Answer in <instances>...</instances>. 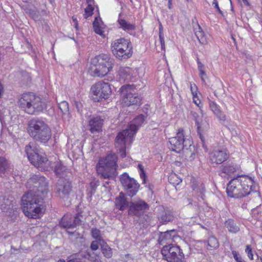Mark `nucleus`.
<instances>
[{"mask_svg": "<svg viewBox=\"0 0 262 262\" xmlns=\"http://www.w3.org/2000/svg\"><path fill=\"white\" fill-rule=\"evenodd\" d=\"M163 259L168 262H184L185 255L180 246L169 244L163 247L161 250Z\"/></svg>", "mask_w": 262, "mask_h": 262, "instance_id": "obj_10", "label": "nucleus"}, {"mask_svg": "<svg viewBox=\"0 0 262 262\" xmlns=\"http://www.w3.org/2000/svg\"><path fill=\"white\" fill-rule=\"evenodd\" d=\"M225 227L228 229L229 232L236 233L239 230L238 224L232 219H228L225 222Z\"/></svg>", "mask_w": 262, "mask_h": 262, "instance_id": "obj_29", "label": "nucleus"}, {"mask_svg": "<svg viewBox=\"0 0 262 262\" xmlns=\"http://www.w3.org/2000/svg\"><path fill=\"white\" fill-rule=\"evenodd\" d=\"M232 253L236 261H237L238 260L242 258L241 256H238V253L236 251H232Z\"/></svg>", "mask_w": 262, "mask_h": 262, "instance_id": "obj_55", "label": "nucleus"}, {"mask_svg": "<svg viewBox=\"0 0 262 262\" xmlns=\"http://www.w3.org/2000/svg\"><path fill=\"white\" fill-rule=\"evenodd\" d=\"M111 50L114 55L121 60H126L133 54L131 42L124 38L116 39L111 44Z\"/></svg>", "mask_w": 262, "mask_h": 262, "instance_id": "obj_9", "label": "nucleus"}, {"mask_svg": "<svg viewBox=\"0 0 262 262\" xmlns=\"http://www.w3.org/2000/svg\"><path fill=\"white\" fill-rule=\"evenodd\" d=\"M147 115L140 114L135 118L128 125L127 128L131 132V134L135 135L139 128L144 123Z\"/></svg>", "mask_w": 262, "mask_h": 262, "instance_id": "obj_24", "label": "nucleus"}, {"mask_svg": "<svg viewBox=\"0 0 262 262\" xmlns=\"http://www.w3.org/2000/svg\"><path fill=\"white\" fill-rule=\"evenodd\" d=\"M91 234L92 237L96 240L99 241V244L100 243V240H102L101 239V237L100 235V231L97 228H93L91 230Z\"/></svg>", "mask_w": 262, "mask_h": 262, "instance_id": "obj_42", "label": "nucleus"}, {"mask_svg": "<svg viewBox=\"0 0 262 262\" xmlns=\"http://www.w3.org/2000/svg\"><path fill=\"white\" fill-rule=\"evenodd\" d=\"M209 103L210 108L216 117L220 120L225 121L226 120V116L220 111L217 104L210 100H209Z\"/></svg>", "mask_w": 262, "mask_h": 262, "instance_id": "obj_30", "label": "nucleus"}, {"mask_svg": "<svg viewBox=\"0 0 262 262\" xmlns=\"http://www.w3.org/2000/svg\"><path fill=\"white\" fill-rule=\"evenodd\" d=\"M194 33L200 43L202 44L207 43V36L199 25H198V28L195 29Z\"/></svg>", "mask_w": 262, "mask_h": 262, "instance_id": "obj_34", "label": "nucleus"}, {"mask_svg": "<svg viewBox=\"0 0 262 262\" xmlns=\"http://www.w3.org/2000/svg\"><path fill=\"white\" fill-rule=\"evenodd\" d=\"M23 73L24 74V75L26 76L27 81H30V76L29 74L27 72H23Z\"/></svg>", "mask_w": 262, "mask_h": 262, "instance_id": "obj_57", "label": "nucleus"}, {"mask_svg": "<svg viewBox=\"0 0 262 262\" xmlns=\"http://www.w3.org/2000/svg\"><path fill=\"white\" fill-rule=\"evenodd\" d=\"M72 190V186L70 178L58 179L55 186L56 195L63 200H68Z\"/></svg>", "mask_w": 262, "mask_h": 262, "instance_id": "obj_15", "label": "nucleus"}, {"mask_svg": "<svg viewBox=\"0 0 262 262\" xmlns=\"http://www.w3.org/2000/svg\"><path fill=\"white\" fill-rule=\"evenodd\" d=\"M236 262H245V261L243 260H242V258H241V259H239V260H238Z\"/></svg>", "mask_w": 262, "mask_h": 262, "instance_id": "obj_64", "label": "nucleus"}, {"mask_svg": "<svg viewBox=\"0 0 262 262\" xmlns=\"http://www.w3.org/2000/svg\"><path fill=\"white\" fill-rule=\"evenodd\" d=\"M92 261V258L89 253H78L70 256L68 257L67 261L60 259L58 262H91Z\"/></svg>", "mask_w": 262, "mask_h": 262, "instance_id": "obj_26", "label": "nucleus"}, {"mask_svg": "<svg viewBox=\"0 0 262 262\" xmlns=\"http://www.w3.org/2000/svg\"><path fill=\"white\" fill-rule=\"evenodd\" d=\"M209 158L212 163L222 164L228 159L229 154L226 149H215L210 153Z\"/></svg>", "mask_w": 262, "mask_h": 262, "instance_id": "obj_20", "label": "nucleus"}, {"mask_svg": "<svg viewBox=\"0 0 262 262\" xmlns=\"http://www.w3.org/2000/svg\"><path fill=\"white\" fill-rule=\"evenodd\" d=\"M212 5L217 9V11L221 14L223 15V13L222 11H221V10L220 9V7L219 6V4H218V2H217V0H213V3H212Z\"/></svg>", "mask_w": 262, "mask_h": 262, "instance_id": "obj_52", "label": "nucleus"}, {"mask_svg": "<svg viewBox=\"0 0 262 262\" xmlns=\"http://www.w3.org/2000/svg\"><path fill=\"white\" fill-rule=\"evenodd\" d=\"M12 168L7 159L3 157H0V174H9L12 172Z\"/></svg>", "mask_w": 262, "mask_h": 262, "instance_id": "obj_28", "label": "nucleus"}, {"mask_svg": "<svg viewBox=\"0 0 262 262\" xmlns=\"http://www.w3.org/2000/svg\"><path fill=\"white\" fill-rule=\"evenodd\" d=\"M51 168L54 172L55 175L59 178H70L72 175L70 170L65 166L61 161L54 162Z\"/></svg>", "mask_w": 262, "mask_h": 262, "instance_id": "obj_19", "label": "nucleus"}, {"mask_svg": "<svg viewBox=\"0 0 262 262\" xmlns=\"http://www.w3.org/2000/svg\"><path fill=\"white\" fill-rule=\"evenodd\" d=\"M199 71V75L201 77V79L203 83L205 82L204 77L206 76V73L204 70Z\"/></svg>", "mask_w": 262, "mask_h": 262, "instance_id": "obj_54", "label": "nucleus"}, {"mask_svg": "<svg viewBox=\"0 0 262 262\" xmlns=\"http://www.w3.org/2000/svg\"><path fill=\"white\" fill-rule=\"evenodd\" d=\"M72 20L74 23V27L75 28V29L77 30H78L79 29V27H78V20L77 19L76 17H75V16H72Z\"/></svg>", "mask_w": 262, "mask_h": 262, "instance_id": "obj_56", "label": "nucleus"}, {"mask_svg": "<svg viewBox=\"0 0 262 262\" xmlns=\"http://www.w3.org/2000/svg\"><path fill=\"white\" fill-rule=\"evenodd\" d=\"M262 208V205L253 208L251 210L252 215L255 217H257V215L260 213V209Z\"/></svg>", "mask_w": 262, "mask_h": 262, "instance_id": "obj_45", "label": "nucleus"}, {"mask_svg": "<svg viewBox=\"0 0 262 262\" xmlns=\"http://www.w3.org/2000/svg\"><path fill=\"white\" fill-rule=\"evenodd\" d=\"M99 245H100L99 241L96 240L91 243L90 247L92 250H96L99 248Z\"/></svg>", "mask_w": 262, "mask_h": 262, "instance_id": "obj_48", "label": "nucleus"}, {"mask_svg": "<svg viewBox=\"0 0 262 262\" xmlns=\"http://www.w3.org/2000/svg\"><path fill=\"white\" fill-rule=\"evenodd\" d=\"M91 91L95 96L93 97V99L96 102L108 98L112 94L110 84L102 81L96 82L93 85Z\"/></svg>", "mask_w": 262, "mask_h": 262, "instance_id": "obj_12", "label": "nucleus"}, {"mask_svg": "<svg viewBox=\"0 0 262 262\" xmlns=\"http://www.w3.org/2000/svg\"><path fill=\"white\" fill-rule=\"evenodd\" d=\"M168 7L170 9L172 8V0H168Z\"/></svg>", "mask_w": 262, "mask_h": 262, "instance_id": "obj_59", "label": "nucleus"}, {"mask_svg": "<svg viewBox=\"0 0 262 262\" xmlns=\"http://www.w3.org/2000/svg\"><path fill=\"white\" fill-rule=\"evenodd\" d=\"M178 236V232L177 230L172 229L165 232H160L159 234L158 242L160 245L164 244H171L174 239Z\"/></svg>", "mask_w": 262, "mask_h": 262, "instance_id": "obj_23", "label": "nucleus"}, {"mask_svg": "<svg viewBox=\"0 0 262 262\" xmlns=\"http://www.w3.org/2000/svg\"><path fill=\"white\" fill-rule=\"evenodd\" d=\"M190 115L192 116L193 120L195 121V125L197 126V132L201 140L202 146L205 150H207V148L205 144V138L204 135L205 132L207 130L209 127V124H207V125L205 126V128H204L202 124H201L200 123L202 116H200L194 110H191L190 111Z\"/></svg>", "mask_w": 262, "mask_h": 262, "instance_id": "obj_18", "label": "nucleus"}, {"mask_svg": "<svg viewBox=\"0 0 262 262\" xmlns=\"http://www.w3.org/2000/svg\"><path fill=\"white\" fill-rule=\"evenodd\" d=\"M105 179L107 180V181L103 182V186L106 187V185H108L110 183L109 180L110 179Z\"/></svg>", "mask_w": 262, "mask_h": 262, "instance_id": "obj_58", "label": "nucleus"}, {"mask_svg": "<svg viewBox=\"0 0 262 262\" xmlns=\"http://www.w3.org/2000/svg\"><path fill=\"white\" fill-rule=\"evenodd\" d=\"M115 204L116 208L121 211L124 210L129 206V202L127 201L125 193L123 192H120L119 195L116 198Z\"/></svg>", "mask_w": 262, "mask_h": 262, "instance_id": "obj_27", "label": "nucleus"}, {"mask_svg": "<svg viewBox=\"0 0 262 262\" xmlns=\"http://www.w3.org/2000/svg\"><path fill=\"white\" fill-rule=\"evenodd\" d=\"M91 74L94 77H103L113 68L114 59L108 54H101L92 59Z\"/></svg>", "mask_w": 262, "mask_h": 262, "instance_id": "obj_6", "label": "nucleus"}, {"mask_svg": "<svg viewBox=\"0 0 262 262\" xmlns=\"http://www.w3.org/2000/svg\"><path fill=\"white\" fill-rule=\"evenodd\" d=\"M94 10V7L93 6V5H88V6L84 9V18L87 19L89 17L91 16L93 14Z\"/></svg>", "mask_w": 262, "mask_h": 262, "instance_id": "obj_40", "label": "nucleus"}, {"mask_svg": "<svg viewBox=\"0 0 262 262\" xmlns=\"http://www.w3.org/2000/svg\"><path fill=\"white\" fill-rule=\"evenodd\" d=\"M243 3L246 5V6H249V3L248 2V0H242Z\"/></svg>", "mask_w": 262, "mask_h": 262, "instance_id": "obj_61", "label": "nucleus"}, {"mask_svg": "<svg viewBox=\"0 0 262 262\" xmlns=\"http://www.w3.org/2000/svg\"><path fill=\"white\" fill-rule=\"evenodd\" d=\"M67 232L70 235H71L72 237H74L75 239L82 238V235L77 232L76 230L73 231L70 230H68Z\"/></svg>", "mask_w": 262, "mask_h": 262, "instance_id": "obj_44", "label": "nucleus"}, {"mask_svg": "<svg viewBox=\"0 0 262 262\" xmlns=\"http://www.w3.org/2000/svg\"><path fill=\"white\" fill-rule=\"evenodd\" d=\"M168 181L170 184L176 186L182 182V179L176 173H172L168 177Z\"/></svg>", "mask_w": 262, "mask_h": 262, "instance_id": "obj_39", "label": "nucleus"}, {"mask_svg": "<svg viewBox=\"0 0 262 262\" xmlns=\"http://www.w3.org/2000/svg\"><path fill=\"white\" fill-rule=\"evenodd\" d=\"M170 146L169 148L177 153H180L183 150L186 154L191 151L194 147L192 145V141L189 139L185 137L184 130L182 129H179L176 136L169 139Z\"/></svg>", "mask_w": 262, "mask_h": 262, "instance_id": "obj_8", "label": "nucleus"}, {"mask_svg": "<svg viewBox=\"0 0 262 262\" xmlns=\"http://www.w3.org/2000/svg\"><path fill=\"white\" fill-rule=\"evenodd\" d=\"M193 102L194 103L196 104V109H198L199 111H200V112L202 114V110L201 109L202 107V105L201 103V101L197 98V97H193Z\"/></svg>", "mask_w": 262, "mask_h": 262, "instance_id": "obj_46", "label": "nucleus"}, {"mask_svg": "<svg viewBox=\"0 0 262 262\" xmlns=\"http://www.w3.org/2000/svg\"><path fill=\"white\" fill-rule=\"evenodd\" d=\"M246 252L247 253V255L248 257L251 259H253V254L252 253V248L250 246V245H247L246 249H245Z\"/></svg>", "mask_w": 262, "mask_h": 262, "instance_id": "obj_47", "label": "nucleus"}, {"mask_svg": "<svg viewBox=\"0 0 262 262\" xmlns=\"http://www.w3.org/2000/svg\"><path fill=\"white\" fill-rule=\"evenodd\" d=\"M138 168L140 170V176L141 179L142 180V183L145 184L146 183V179L147 177L144 170V166L141 164H138Z\"/></svg>", "mask_w": 262, "mask_h": 262, "instance_id": "obj_41", "label": "nucleus"}, {"mask_svg": "<svg viewBox=\"0 0 262 262\" xmlns=\"http://www.w3.org/2000/svg\"><path fill=\"white\" fill-rule=\"evenodd\" d=\"M98 185L99 182L98 180H94L90 183V193L91 195L94 194Z\"/></svg>", "mask_w": 262, "mask_h": 262, "instance_id": "obj_43", "label": "nucleus"}, {"mask_svg": "<svg viewBox=\"0 0 262 262\" xmlns=\"http://www.w3.org/2000/svg\"><path fill=\"white\" fill-rule=\"evenodd\" d=\"M17 103L22 111L29 115L37 114L46 108L45 102L33 92H26L20 95Z\"/></svg>", "mask_w": 262, "mask_h": 262, "instance_id": "obj_3", "label": "nucleus"}, {"mask_svg": "<svg viewBox=\"0 0 262 262\" xmlns=\"http://www.w3.org/2000/svg\"><path fill=\"white\" fill-rule=\"evenodd\" d=\"M100 246L102 253L104 257L107 258H111L113 255L112 248L104 242V240H100Z\"/></svg>", "mask_w": 262, "mask_h": 262, "instance_id": "obj_33", "label": "nucleus"}, {"mask_svg": "<svg viewBox=\"0 0 262 262\" xmlns=\"http://www.w3.org/2000/svg\"><path fill=\"white\" fill-rule=\"evenodd\" d=\"M30 14L31 17L35 20H37L38 18V13L34 10L30 11Z\"/></svg>", "mask_w": 262, "mask_h": 262, "instance_id": "obj_53", "label": "nucleus"}, {"mask_svg": "<svg viewBox=\"0 0 262 262\" xmlns=\"http://www.w3.org/2000/svg\"><path fill=\"white\" fill-rule=\"evenodd\" d=\"M208 250H212L215 249H217L219 247V243L217 239V238L213 236H210L208 238L207 240Z\"/></svg>", "mask_w": 262, "mask_h": 262, "instance_id": "obj_36", "label": "nucleus"}, {"mask_svg": "<svg viewBox=\"0 0 262 262\" xmlns=\"http://www.w3.org/2000/svg\"><path fill=\"white\" fill-rule=\"evenodd\" d=\"M93 26L94 28V30L96 34H99L100 36L104 35V32L100 26V23L97 17H96L95 18V19L93 23Z\"/></svg>", "mask_w": 262, "mask_h": 262, "instance_id": "obj_38", "label": "nucleus"}, {"mask_svg": "<svg viewBox=\"0 0 262 262\" xmlns=\"http://www.w3.org/2000/svg\"><path fill=\"white\" fill-rule=\"evenodd\" d=\"M118 73L120 79L124 81L129 78V69L128 67H120Z\"/></svg>", "mask_w": 262, "mask_h": 262, "instance_id": "obj_37", "label": "nucleus"}, {"mask_svg": "<svg viewBox=\"0 0 262 262\" xmlns=\"http://www.w3.org/2000/svg\"><path fill=\"white\" fill-rule=\"evenodd\" d=\"M160 31H161L162 32H163V28H162V26L161 25H160V27H159V34L160 33Z\"/></svg>", "mask_w": 262, "mask_h": 262, "instance_id": "obj_62", "label": "nucleus"}, {"mask_svg": "<svg viewBox=\"0 0 262 262\" xmlns=\"http://www.w3.org/2000/svg\"><path fill=\"white\" fill-rule=\"evenodd\" d=\"M58 107L63 116H66L68 119L71 118V114L69 112V104L66 101H62L58 103Z\"/></svg>", "mask_w": 262, "mask_h": 262, "instance_id": "obj_35", "label": "nucleus"}, {"mask_svg": "<svg viewBox=\"0 0 262 262\" xmlns=\"http://www.w3.org/2000/svg\"><path fill=\"white\" fill-rule=\"evenodd\" d=\"M28 133L35 141L46 144L51 139V130L41 119L34 118L28 122Z\"/></svg>", "mask_w": 262, "mask_h": 262, "instance_id": "obj_4", "label": "nucleus"}, {"mask_svg": "<svg viewBox=\"0 0 262 262\" xmlns=\"http://www.w3.org/2000/svg\"><path fill=\"white\" fill-rule=\"evenodd\" d=\"M157 218L161 223L166 224L172 222L174 219V216L171 209L160 206L158 209Z\"/></svg>", "mask_w": 262, "mask_h": 262, "instance_id": "obj_22", "label": "nucleus"}, {"mask_svg": "<svg viewBox=\"0 0 262 262\" xmlns=\"http://www.w3.org/2000/svg\"><path fill=\"white\" fill-rule=\"evenodd\" d=\"M130 132L127 128L119 132L115 140V145L116 148L119 150V153L121 158H124L126 156V142L128 140H130L131 139L135 136L131 134ZM131 142V141H130Z\"/></svg>", "mask_w": 262, "mask_h": 262, "instance_id": "obj_14", "label": "nucleus"}, {"mask_svg": "<svg viewBox=\"0 0 262 262\" xmlns=\"http://www.w3.org/2000/svg\"><path fill=\"white\" fill-rule=\"evenodd\" d=\"M103 119L100 116L91 118L89 122V130L91 133H98L102 130Z\"/></svg>", "mask_w": 262, "mask_h": 262, "instance_id": "obj_25", "label": "nucleus"}, {"mask_svg": "<svg viewBox=\"0 0 262 262\" xmlns=\"http://www.w3.org/2000/svg\"><path fill=\"white\" fill-rule=\"evenodd\" d=\"M25 152L30 162L42 171L47 170L50 165L45 154L39 153L33 143H30L25 147Z\"/></svg>", "mask_w": 262, "mask_h": 262, "instance_id": "obj_7", "label": "nucleus"}, {"mask_svg": "<svg viewBox=\"0 0 262 262\" xmlns=\"http://www.w3.org/2000/svg\"><path fill=\"white\" fill-rule=\"evenodd\" d=\"M27 186L31 189L21 198L23 211L29 217L36 219L43 209V198L48 190L46 178L40 174H35L27 182Z\"/></svg>", "mask_w": 262, "mask_h": 262, "instance_id": "obj_1", "label": "nucleus"}, {"mask_svg": "<svg viewBox=\"0 0 262 262\" xmlns=\"http://www.w3.org/2000/svg\"><path fill=\"white\" fill-rule=\"evenodd\" d=\"M83 216L81 213H78L73 217L71 214L64 215L59 222L61 227L66 228L68 230H71L76 227L78 225L82 224V219Z\"/></svg>", "mask_w": 262, "mask_h": 262, "instance_id": "obj_16", "label": "nucleus"}, {"mask_svg": "<svg viewBox=\"0 0 262 262\" xmlns=\"http://www.w3.org/2000/svg\"><path fill=\"white\" fill-rule=\"evenodd\" d=\"M118 157L114 153H110L101 158L96 165L98 174L103 179H115L118 172Z\"/></svg>", "mask_w": 262, "mask_h": 262, "instance_id": "obj_5", "label": "nucleus"}, {"mask_svg": "<svg viewBox=\"0 0 262 262\" xmlns=\"http://www.w3.org/2000/svg\"><path fill=\"white\" fill-rule=\"evenodd\" d=\"M253 180L247 175H238L232 178L227 184L226 192L228 196L241 199L249 195L254 190Z\"/></svg>", "mask_w": 262, "mask_h": 262, "instance_id": "obj_2", "label": "nucleus"}, {"mask_svg": "<svg viewBox=\"0 0 262 262\" xmlns=\"http://www.w3.org/2000/svg\"><path fill=\"white\" fill-rule=\"evenodd\" d=\"M159 39L161 45L162 49H164L165 48V41H164V33L160 31V33L159 34Z\"/></svg>", "mask_w": 262, "mask_h": 262, "instance_id": "obj_49", "label": "nucleus"}, {"mask_svg": "<svg viewBox=\"0 0 262 262\" xmlns=\"http://www.w3.org/2000/svg\"><path fill=\"white\" fill-rule=\"evenodd\" d=\"M196 62L198 64V68L199 71L203 70L205 69V66L200 60L198 57L196 58Z\"/></svg>", "mask_w": 262, "mask_h": 262, "instance_id": "obj_50", "label": "nucleus"}, {"mask_svg": "<svg viewBox=\"0 0 262 262\" xmlns=\"http://www.w3.org/2000/svg\"><path fill=\"white\" fill-rule=\"evenodd\" d=\"M121 13L119 14L117 22L119 25V28L125 31H133L135 30L136 26L134 24H130L124 19L120 18Z\"/></svg>", "mask_w": 262, "mask_h": 262, "instance_id": "obj_31", "label": "nucleus"}, {"mask_svg": "<svg viewBox=\"0 0 262 262\" xmlns=\"http://www.w3.org/2000/svg\"><path fill=\"white\" fill-rule=\"evenodd\" d=\"M239 169V166L232 161L224 162L219 167V175L222 178L230 177Z\"/></svg>", "mask_w": 262, "mask_h": 262, "instance_id": "obj_21", "label": "nucleus"}, {"mask_svg": "<svg viewBox=\"0 0 262 262\" xmlns=\"http://www.w3.org/2000/svg\"><path fill=\"white\" fill-rule=\"evenodd\" d=\"M230 3H231V11H233V8L232 5V2H231V0H230Z\"/></svg>", "mask_w": 262, "mask_h": 262, "instance_id": "obj_63", "label": "nucleus"}, {"mask_svg": "<svg viewBox=\"0 0 262 262\" xmlns=\"http://www.w3.org/2000/svg\"><path fill=\"white\" fill-rule=\"evenodd\" d=\"M74 106L76 108L77 111L78 113H81L82 112V105L80 102L75 101L74 102Z\"/></svg>", "mask_w": 262, "mask_h": 262, "instance_id": "obj_51", "label": "nucleus"}, {"mask_svg": "<svg viewBox=\"0 0 262 262\" xmlns=\"http://www.w3.org/2000/svg\"><path fill=\"white\" fill-rule=\"evenodd\" d=\"M134 88V85L126 84L122 86L119 90L123 102L127 106L140 105L141 104V97L135 92Z\"/></svg>", "mask_w": 262, "mask_h": 262, "instance_id": "obj_11", "label": "nucleus"}, {"mask_svg": "<svg viewBox=\"0 0 262 262\" xmlns=\"http://www.w3.org/2000/svg\"><path fill=\"white\" fill-rule=\"evenodd\" d=\"M88 5L91 4L93 5L94 3V0H86Z\"/></svg>", "mask_w": 262, "mask_h": 262, "instance_id": "obj_60", "label": "nucleus"}, {"mask_svg": "<svg viewBox=\"0 0 262 262\" xmlns=\"http://www.w3.org/2000/svg\"><path fill=\"white\" fill-rule=\"evenodd\" d=\"M149 208L148 204L142 200L130 202L128 213L129 215L139 217L143 215L145 210L148 209Z\"/></svg>", "mask_w": 262, "mask_h": 262, "instance_id": "obj_17", "label": "nucleus"}, {"mask_svg": "<svg viewBox=\"0 0 262 262\" xmlns=\"http://www.w3.org/2000/svg\"><path fill=\"white\" fill-rule=\"evenodd\" d=\"M119 180L125 192V194L130 197H133L136 195L140 187V184L136 180L130 177L126 172L120 175Z\"/></svg>", "mask_w": 262, "mask_h": 262, "instance_id": "obj_13", "label": "nucleus"}, {"mask_svg": "<svg viewBox=\"0 0 262 262\" xmlns=\"http://www.w3.org/2000/svg\"><path fill=\"white\" fill-rule=\"evenodd\" d=\"M191 187L194 191L200 193L198 196L200 197L203 200H205L206 189L205 185L203 183H195L193 182Z\"/></svg>", "mask_w": 262, "mask_h": 262, "instance_id": "obj_32", "label": "nucleus"}]
</instances>
